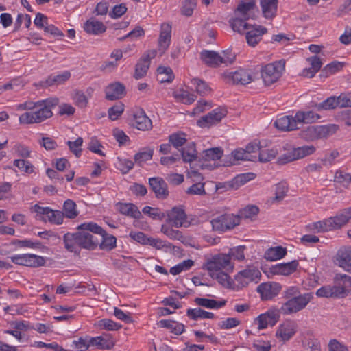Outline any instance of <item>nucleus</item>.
<instances>
[{
    "mask_svg": "<svg viewBox=\"0 0 351 351\" xmlns=\"http://www.w3.org/2000/svg\"><path fill=\"white\" fill-rule=\"evenodd\" d=\"M213 230L224 232L239 224V217L233 214L222 215L211 221Z\"/></svg>",
    "mask_w": 351,
    "mask_h": 351,
    "instance_id": "0eeeda50",
    "label": "nucleus"
},
{
    "mask_svg": "<svg viewBox=\"0 0 351 351\" xmlns=\"http://www.w3.org/2000/svg\"><path fill=\"white\" fill-rule=\"evenodd\" d=\"M308 231L313 233L325 232L332 230L328 218L312 223L306 226Z\"/></svg>",
    "mask_w": 351,
    "mask_h": 351,
    "instance_id": "72a5a7b5",
    "label": "nucleus"
},
{
    "mask_svg": "<svg viewBox=\"0 0 351 351\" xmlns=\"http://www.w3.org/2000/svg\"><path fill=\"white\" fill-rule=\"evenodd\" d=\"M246 21L244 18L237 16L234 19H230L229 23L234 32L243 34L245 30H247L251 27V25L247 23Z\"/></svg>",
    "mask_w": 351,
    "mask_h": 351,
    "instance_id": "4c0bfd02",
    "label": "nucleus"
},
{
    "mask_svg": "<svg viewBox=\"0 0 351 351\" xmlns=\"http://www.w3.org/2000/svg\"><path fill=\"white\" fill-rule=\"evenodd\" d=\"M100 235L99 240V246L100 249L104 250H111L116 247L117 239L115 237L107 234L102 228L101 231L98 232Z\"/></svg>",
    "mask_w": 351,
    "mask_h": 351,
    "instance_id": "393cba45",
    "label": "nucleus"
},
{
    "mask_svg": "<svg viewBox=\"0 0 351 351\" xmlns=\"http://www.w3.org/2000/svg\"><path fill=\"white\" fill-rule=\"evenodd\" d=\"M143 213L145 215H148L154 219L162 220L166 217V214L162 212L159 208H152L148 206L143 208Z\"/></svg>",
    "mask_w": 351,
    "mask_h": 351,
    "instance_id": "6e6d98bb",
    "label": "nucleus"
},
{
    "mask_svg": "<svg viewBox=\"0 0 351 351\" xmlns=\"http://www.w3.org/2000/svg\"><path fill=\"white\" fill-rule=\"evenodd\" d=\"M82 143L83 138L82 137H78L75 141H68L66 142L70 151L77 158H79L82 154L81 147Z\"/></svg>",
    "mask_w": 351,
    "mask_h": 351,
    "instance_id": "5fc2aeb1",
    "label": "nucleus"
},
{
    "mask_svg": "<svg viewBox=\"0 0 351 351\" xmlns=\"http://www.w3.org/2000/svg\"><path fill=\"white\" fill-rule=\"evenodd\" d=\"M171 26L168 23L161 25V32L158 39V51L160 56L164 54L171 43Z\"/></svg>",
    "mask_w": 351,
    "mask_h": 351,
    "instance_id": "2eb2a0df",
    "label": "nucleus"
},
{
    "mask_svg": "<svg viewBox=\"0 0 351 351\" xmlns=\"http://www.w3.org/2000/svg\"><path fill=\"white\" fill-rule=\"evenodd\" d=\"M70 72L66 71L59 75H51L48 77V78L46 80L40 82L39 84H36V86H39L42 88H47L54 84H61L67 81L70 78Z\"/></svg>",
    "mask_w": 351,
    "mask_h": 351,
    "instance_id": "5701e85b",
    "label": "nucleus"
},
{
    "mask_svg": "<svg viewBox=\"0 0 351 351\" xmlns=\"http://www.w3.org/2000/svg\"><path fill=\"white\" fill-rule=\"evenodd\" d=\"M288 191V186L285 183H279L276 185L275 197L274 199L276 202H280L286 196Z\"/></svg>",
    "mask_w": 351,
    "mask_h": 351,
    "instance_id": "0e129e2a",
    "label": "nucleus"
},
{
    "mask_svg": "<svg viewBox=\"0 0 351 351\" xmlns=\"http://www.w3.org/2000/svg\"><path fill=\"white\" fill-rule=\"evenodd\" d=\"M287 254V249L282 246L269 248L264 254V258L270 261H274L283 258Z\"/></svg>",
    "mask_w": 351,
    "mask_h": 351,
    "instance_id": "c756f323",
    "label": "nucleus"
},
{
    "mask_svg": "<svg viewBox=\"0 0 351 351\" xmlns=\"http://www.w3.org/2000/svg\"><path fill=\"white\" fill-rule=\"evenodd\" d=\"M45 264V259L44 257L35 255L33 254H23V266L30 267H38L43 266Z\"/></svg>",
    "mask_w": 351,
    "mask_h": 351,
    "instance_id": "2f4dec72",
    "label": "nucleus"
},
{
    "mask_svg": "<svg viewBox=\"0 0 351 351\" xmlns=\"http://www.w3.org/2000/svg\"><path fill=\"white\" fill-rule=\"evenodd\" d=\"M134 127L139 130L147 131L152 128V122L143 109L136 110L133 115Z\"/></svg>",
    "mask_w": 351,
    "mask_h": 351,
    "instance_id": "ddd939ff",
    "label": "nucleus"
},
{
    "mask_svg": "<svg viewBox=\"0 0 351 351\" xmlns=\"http://www.w3.org/2000/svg\"><path fill=\"white\" fill-rule=\"evenodd\" d=\"M186 315L190 319L193 320L215 318L214 313L206 311L200 308H189L187 310Z\"/></svg>",
    "mask_w": 351,
    "mask_h": 351,
    "instance_id": "f704fd0d",
    "label": "nucleus"
},
{
    "mask_svg": "<svg viewBox=\"0 0 351 351\" xmlns=\"http://www.w3.org/2000/svg\"><path fill=\"white\" fill-rule=\"evenodd\" d=\"M62 213H64V216L65 215L67 218H75L78 215L75 203L71 199L66 200L63 205Z\"/></svg>",
    "mask_w": 351,
    "mask_h": 351,
    "instance_id": "de8ad7c7",
    "label": "nucleus"
},
{
    "mask_svg": "<svg viewBox=\"0 0 351 351\" xmlns=\"http://www.w3.org/2000/svg\"><path fill=\"white\" fill-rule=\"evenodd\" d=\"M205 267L209 271H218L222 269L232 270L233 264L230 261V255L226 254H219L208 258Z\"/></svg>",
    "mask_w": 351,
    "mask_h": 351,
    "instance_id": "423d86ee",
    "label": "nucleus"
},
{
    "mask_svg": "<svg viewBox=\"0 0 351 351\" xmlns=\"http://www.w3.org/2000/svg\"><path fill=\"white\" fill-rule=\"evenodd\" d=\"M300 136L308 141L319 139L318 125H311L301 131Z\"/></svg>",
    "mask_w": 351,
    "mask_h": 351,
    "instance_id": "37998d69",
    "label": "nucleus"
},
{
    "mask_svg": "<svg viewBox=\"0 0 351 351\" xmlns=\"http://www.w3.org/2000/svg\"><path fill=\"white\" fill-rule=\"evenodd\" d=\"M335 281L338 283L346 292V289H351V277L346 274H337L335 276Z\"/></svg>",
    "mask_w": 351,
    "mask_h": 351,
    "instance_id": "13d9d810",
    "label": "nucleus"
},
{
    "mask_svg": "<svg viewBox=\"0 0 351 351\" xmlns=\"http://www.w3.org/2000/svg\"><path fill=\"white\" fill-rule=\"evenodd\" d=\"M223 152V151L221 147H213L203 151L201 157L205 162L215 161L221 158Z\"/></svg>",
    "mask_w": 351,
    "mask_h": 351,
    "instance_id": "c9c22d12",
    "label": "nucleus"
},
{
    "mask_svg": "<svg viewBox=\"0 0 351 351\" xmlns=\"http://www.w3.org/2000/svg\"><path fill=\"white\" fill-rule=\"evenodd\" d=\"M158 80L161 83L171 82L174 79V74L169 66H160L157 69Z\"/></svg>",
    "mask_w": 351,
    "mask_h": 351,
    "instance_id": "58836bf2",
    "label": "nucleus"
},
{
    "mask_svg": "<svg viewBox=\"0 0 351 351\" xmlns=\"http://www.w3.org/2000/svg\"><path fill=\"white\" fill-rule=\"evenodd\" d=\"M336 261L339 267L351 273V247L341 248L337 252Z\"/></svg>",
    "mask_w": 351,
    "mask_h": 351,
    "instance_id": "6ab92c4d",
    "label": "nucleus"
},
{
    "mask_svg": "<svg viewBox=\"0 0 351 351\" xmlns=\"http://www.w3.org/2000/svg\"><path fill=\"white\" fill-rule=\"evenodd\" d=\"M167 216V222L171 226L180 228L183 226L186 221V215L182 208L174 207L166 215Z\"/></svg>",
    "mask_w": 351,
    "mask_h": 351,
    "instance_id": "dca6fc26",
    "label": "nucleus"
},
{
    "mask_svg": "<svg viewBox=\"0 0 351 351\" xmlns=\"http://www.w3.org/2000/svg\"><path fill=\"white\" fill-rule=\"evenodd\" d=\"M319 138H327L334 134L338 130L339 126L335 124L318 125Z\"/></svg>",
    "mask_w": 351,
    "mask_h": 351,
    "instance_id": "3c124183",
    "label": "nucleus"
},
{
    "mask_svg": "<svg viewBox=\"0 0 351 351\" xmlns=\"http://www.w3.org/2000/svg\"><path fill=\"white\" fill-rule=\"evenodd\" d=\"M90 346H96L100 349L110 350L114 346V342L112 339H108L103 337H92L89 340Z\"/></svg>",
    "mask_w": 351,
    "mask_h": 351,
    "instance_id": "a19ab883",
    "label": "nucleus"
},
{
    "mask_svg": "<svg viewBox=\"0 0 351 351\" xmlns=\"http://www.w3.org/2000/svg\"><path fill=\"white\" fill-rule=\"evenodd\" d=\"M90 346L89 341L83 337H80L77 340H74L72 343V346L77 350V351H85Z\"/></svg>",
    "mask_w": 351,
    "mask_h": 351,
    "instance_id": "774afa93",
    "label": "nucleus"
},
{
    "mask_svg": "<svg viewBox=\"0 0 351 351\" xmlns=\"http://www.w3.org/2000/svg\"><path fill=\"white\" fill-rule=\"evenodd\" d=\"M283 297L287 301L279 309L283 315H291L304 309L313 298L311 293L300 294L297 287H288L284 291Z\"/></svg>",
    "mask_w": 351,
    "mask_h": 351,
    "instance_id": "7ed1b4c3",
    "label": "nucleus"
},
{
    "mask_svg": "<svg viewBox=\"0 0 351 351\" xmlns=\"http://www.w3.org/2000/svg\"><path fill=\"white\" fill-rule=\"evenodd\" d=\"M105 93L108 100L119 99L125 95V87L120 82H114L106 87Z\"/></svg>",
    "mask_w": 351,
    "mask_h": 351,
    "instance_id": "a211bd4d",
    "label": "nucleus"
},
{
    "mask_svg": "<svg viewBox=\"0 0 351 351\" xmlns=\"http://www.w3.org/2000/svg\"><path fill=\"white\" fill-rule=\"evenodd\" d=\"M49 222L55 224H61L64 219V213L59 210H50L47 216Z\"/></svg>",
    "mask_w": 351,
    "mask_h": 351,
    "instance_id": "e2e57ef3",
    "label": "nucleus"
},
{
    "mask_svg": "<svg viewBox=\"0 0 351 351\" xmlns=\"http://www.w3.org/2000/svg\"><path fill=\"white\" fill-rule=\"evenodd\" d=\"M161 232L171 239L182 241L184 239V237L180 231L175 230L167 225L162 226Z\"/></svg>",
    "mask_w": 351,
    "mask_h": 351,
    "instance_id": "4d7b16f0",
    "label": "nucleus"
},
{
    "mask_svg": "<svg viewBox=\"0 0 351 351\" xmlns=\"http://www.w3.org/2000/svg\"><path fill=\"white\" fill-rule=\"evenodd\" d=\"M298 121L294 117L290 116H284L278 118L274 123L275 126L282 131H291L298 129Z\"/></svg>",
    "mask_w": 351,
    "mask_h": 351,
    "instance_id": "4be33fe9",
    "label": "nucleus"
},
{
    "mask_svg": "<svg viewBox=\"0 0 351 351\" xmlns=\"http://www.w3.org/2000/svg\"><path fill=\"white\" fill-rule=\"evenodd\" d=\"M243 271L245 272L244 277L249 284L253 281L257 283L261 279V273L254 265H248L245 269H243Z\"/></svg>",
    "mask_w": 351,
    "mask_h": 351,
    "instance_id": "ea45409f",
    "label": "nucleus"
},
{
    "mask_svg": "<svg viewBox=\"0 0 351 351\" xmlns=\"http://www.w3.org/2000/svg\"><path fill=\"white\" fill-rule=\"evenodd\" d=\"M223 56H221L216 51L204 50L201 52L200 56L202 61L209 66L217 67L221 64L224 63L226 64H232L235 57L228 52L223 51Z\"/></svg>",
    "mask_w": 351,
    "mask_h": 351,
    "instance_id": "39448f33",
    "label": "nucleus"
},
{
    "mask_svg": "<svg viewBox=\"0 0 351 351\" xmlns=\"http://www.w3.org/2000/svg\"><path fill=\"white\" fill-rule=\"evenodd\" d=\"M285 69V60H280L266 64L261 70V77L266 86L276 82Z\"/></svg>",
    "mask_w": 351,
    "mask_h": 351,
    "instance_id": "20e7f679",
    "label": "nucleus"
},
{
    "mask_svg": "<svg viewBox=\"0 0 351 351\" xmlns=\"http://www.w3.org/2000/svg\"><path fill=\"white\" fill-rule=\"evenodd\" d=\"M316 295L323 298H343L346 296V291L341 286H323L319 288Z\"/></svg>",
    "mask_w": 351,
    "mask_h": 351,
    "instance_id": "f3484780",
    "label": "nucleus"
},
{
    "mask_svg": "<svg viewBox=\"0 0 351 351\" xmlns=\"http://www.w3.org/2000/svg\"><path fill=\"white\" fill-rule=\"evenodd\" d=\"M191 84L194 86L196 92L200 95H208L211 91V88L208 84L199 78L192 79Z\"/></svg>",
    "mask_w": 351,
    "mask_h": 351,
    "instance_id": "a18cd8bd",
    "label": "nucleus"
},
{
    "mask_svg": "<svg viewBox=\"0 0 351 351\" xmlns=\"http://www.w3.org/2000/svg\"><path fill=\"white\" fill-rule=\"evenodd\" d=\"M154 154V149L150 147L143 148L141 152L134 155V161L138 165L152 159Z\"/></svg>",
    "mask_w": 351,
    "mask_h": 351,
    "instance_id": "49530a36",
    "label": "nucleus"
},
{
    "mask_svg": "<svg viewBox=\"0 0 351 351\" xmlns=\"http://www.w3.org/2000/svg\"><path fill=\"white\" fill-rule=\"evenodd\" d=\"M281 285L274 282L261 283L257 287V291L260 293L263 300H271L276 296L281 290Z\"/></svg>",
    "mask_w": 351,
    "mask_h": 351,
    "instance_id": "9d476101",
    "label": "nucleus"
},
{
    "mask_svg": "<svg viewBox=\"0 0 351 351\" xmlns=\"http://www.w3.org/2000/svg\"><path fill=\"white\" fill-rule=\"evenodd\" d=\"M124 105L121 103L114 105L108 109V117L112 121L117 120L123 112Z\"/></svg>",
    "mask_w": 351,
    "mask_h": 351,
    "instance_id": "bf43d9fd",
    "label": "nucleus"
},
{
    "mask_svg": "<svg viewBox=\"0 0 351 351\" xmlns=\"http://www.w3.org/2000/svg\"><path fill=\"white\" fill-rule=\"evenodd\" d=\"M77 232H68L63 236L65 249L71 252L77 253L80 248L93 250L99 245L101 227L93 222L84 223L77 227Z\"/></svg>",
    "mask_w": 351,
    "mask_h": 351,
    "instance_id": "f257e3e1",
    "label": "nucleus"
},
{
    "mask_svg": "<svg viewBox=\"0 0 351 351\" xmlns=\"http://www.w3.org/2000/svg\"><path fill=\"white\" fill-rule=\"evenodd\" d=\"M245 272L241 270L232 280L230 289L239 291L248 286L249 283L244 277Z\"/></svg>",
    "mask_w": 351,
    "mask_h": 351,
    "instance_id": "79ce46f5",
    "label": "nucleus"
},
{
    "mask_svg": "<svg viewBox=\"0 0 351 351\" xmlns=\"http://www.w3.org/2000/svg\"><path fill=\"white\" fill-rule=\"evenodd\" d=\"M254 0H250L248 2H241L238 5L237 8L235 10V14L237 16L248 20L250 19L249 12L254 9Z\"/></svg>",
    "mask_w": 351,
    "mask_h": 351,
    "instance_id": "473e14b6",
    "label": "nucleus"
},
{
    "mask_svg": "<svg viewBox=\"0 0 351 351\" xmlns=\"http://www.w3.org/2000/svg\"><path fill=\"white\" fill-rule=\"evenodd\" d=\"M194 265L193 261L191 259L185 260L180 263L172 267L170 269V273L172 275H178L183 271L189 270Z\"/></svg>",
    "mask_w": 351,
    "mask_h": 351,
    "instance_id": "603ef678",
    "label": "nucleus"
},
{
    "mask_svg": "<svg viewBox=\"0 0 351 351\" xmlns=\"http://www.w3.org/2000/svg\"><path fill=\"white\" fill-rule=\"evenodd\" d=\"M278 154V151L275 149H260L258 159L261 162H267L275 158Z\"/></svg>",
    "mask_w": 351,
    "mask_h": 351,
    "instance_id": "864d4df0",
    "label": "nucleus"
},
{
    "mask_svg": "<svg viewBox=\"0 0 351 351\" xmlns=\"http://www.w3.org/2000/svg\"><path fill=\"white\" fill-rule=\"evenodd\" d=\"M267 32V28L263 26H251V27L247 29L245 35L247 44L252 47L256 46L262 39L263 35L266 34Z\"/></svg>",
    "mask_w": 351,
    "mask_h": 351,
    "instance_id": "4468645a",
    "label": "nucleus"
},
{
    "mask_svg": "<svg viewBox=\"0 0 351 351\" xmlns=\"http://www.w3.org/2000/svg\"><path fill=\"white\" fill-rule=\"evenodd\" d=\"M297 160L303 158L315 153L316 148L313 145H304L298 147H293Z\"/></svg>",
    "mask_w": 351,
    "mask_h": 351,
    "instance_id": "8fccbe9b",
    "label": "nucleus"
},
{
    "mask_svg": "<svg viewBox=\"0 0 351 351\" xmlns=\"http://www.w3.org/2000/svg\"><path fill=\"white\" fill-rule=\"evenodd\" d=\"M258 212H259V209L256 206L250 205V206H247L245 208L241 210L240 213H239V215H238V216L239 217V219L241 217L245 218V219H248V218H252V217L256 215L258 213Z\"/></svg>",
    "mask_w": 351,
    "mask_h": 351,
    "instance_id": "052dcab7",
    "label": "nucleus"
},
{
    "mask_svg": "<svg viewBox=\"0 0 351 351\" xmlns=\"http://www.w3.org/2000/svg\"><path fill=\"white\" fill-rule=\"evenodd\" d=\"M245 247L244 245L237 246L231 248L228 254L230 255V259L232 258L237 261H243L245 259L244 250Z\"/></svg>",
    "mask_w": 351,
    "mask_h": 351,
    "instance_id": "680f3d73",
    "label": "nucleus"
},
{
    "mask_svg": "<svg viewBox=\"0 0 351 351\" xmlns=\"http://www.w3.org/2000/svg\"><path fill=\"white\" fill-rule=\"evenodd\" d=\"M169 141L177 149L184 145L186 142V134L183 132H176L169 136Z\"/></svg>",
    "mask_w": 351,
    "mask_h": 351,
    "instance_id": "09e8293b",
    "label": "nucleus"
},
{
    "mask_svg": "<svg viewBox=\"0 0 351 351\" xmlns=\"http://www.w3.org/2000/svg\"><path fill=\"white\" fill-rule=\"evenodd\" d=\"M84 30L90 34L98 35L106 32V27L102 22L91 18L84 25Z\"/></svg>",
    "mask_w": 351,
    "mask_h": 351,
    "instance_id": "a878e982",
    "label": "nucleus"
},
{
    "mask_svg": "<svg viewBox=\"0 0 351 351\" xmlns=\"http://www.w3.org/2000/svg\"><path fill=\"white\" fill-rule=\"evenodd\" d=\"M186 193L189 195H206L204 183L199 182L197 183L193 184L186 190Z\"/></svg>",
    "mask_w": 351,
    "mask_h": 351,
    "instance_id": "338daca9",
    "label": "nucleus"
},
{
    "mask_svg": "<svg viewBox=\"0 0 351 351\" xmlns=\"http://www.w3.org/2000/svg\"><path fill=\"white\" fill-rule=\"evenodd\" d=\"M150 64L147 60L141 58L135 66L134 77L136 80L143 77L149 68Z\"/></svg>",
    "mask_w": 351,
    "mask_h": 351,
    "instance_id": "c03bdc74",
    "label": "nucleus"
},
{
    "mask_svg": "<svg viewBox=\"0 0 351 351\" xmlns=\"http://www.w3.org/2000/svg\"><path fill=\"white\" fill-rule=\"evenodd\" d=\"M197 152L194 143H189L181 151L182 158L185 162H191L197 158Z\"/></svg>",
    "mask_w": 351,
    "mask_h": 351,
    "instance_id": "e433bc0d",
    "label": "nucleus"
},
{
    "mask_svg": "<svg viewBox=\"0 0 351 351\" xmlns=\"http://www.w3.org/2000/svg\"><path fill=\"white\" fill-rule=\"evenodd\" d=\"M227 110L223 107H219L206 115L202 117L197 122V125L202 128H209L213 125H215L221 121V120L226 116Z\"/></svg>",
    "mask_w": 351,
    "mask_h": 351,
    "instance_id": "6e6552de",
    "label": "nucleus"
},
{
    "mask_svg": "<svg viewBox=\"0 0 351 351\" xmlns=\"http://www.w3.org/2000/svg\"><path fill=\"white\" fill-rule=\"evenodd\" d=\"M149 184L157 198L164 199L168 197L167 184L162 178H150L149 179Z\"/></svg>",
    "mask_w": 351,
    "mask_h": 351,
    "instance_id": "9b49d317",
    "label": "nucleus"
},
{
    "mask_svg": "<svg viewBox=\"0 0 351 351\" xmlns=\"http://www.w3.org/2000/svg\"><path fill=\"white\" fill-rule=\"evenodd\" d=\"M297 326L294 322H287L280 324L276 332V337L282 342L289 341L296 332Z\"/></svg>",
    "mask_w": 351,
    "mask_h": 351,
    "instance_id": "f8f14e48",
    "label": "nucleus"
},
{
    "mask_svg": "<svg viewBox=\"0 0 351 351\" xmlns=\"http://www.w3.org/2000/svg\"><path fill=\"white\" fill-rule=\"evenodd\" d=\"M56 97H50L36 102L27 101L23 103V123L27 124L38 123L50 118L53 115L52 109L58 104Z\"/></svg>",
    "mask_w": 351,
    "mask_h": 351,
    "instance_id": "f03ea898",
    "label": "nucleus"
},
{
    "mask_svg": "<svg viewBox=\"0 0 351 351\" xmlns=\"http://www.w3.org/2000/svg\"><path fill=\"white\" fill-rule=\"evenodd\" d=\"M297 160L293 148L287 153L282 154L277 160L279 165H285L289 162Z\"/></svg>",
    "mask_w": 351,
    "mask_h": 351,
    "instance_id": "69168bd1",
    "label": "nucleus"
},
{
    "mask_svg": "<svg viewBox=\"0 0 351 351\" xmlns=\"http://www.w3.org/2000/svg\"><path fill=\"white\" fill-rule=\"evenodd\" d=\"M295 118L300 124L302 123H311L319 120L321 116L313 110L299 111L295 114Z\"/></svg>",
    "mask_w": 351,
    "mask_h": 351,
    "instance_id": "7c9ffc66",
    "label": "nucleus"
},
{
    "mask_svg": "<svg viewBox=\"0 0 351 351\" xmlns=\"http://www.w3.org/2000/svg\"><path fill=\"white\" fill-rule=\"evenodd\" d=\"M278 0H261L260 5L263 16L267 19H273L278 10Z\"/></svg>",
    "mask_w": 351,
    "mask_h": 351,
    "instance_id": "412c9836",
    "label": "nucleus"
},
{
    "mask_svg": "<svg viewBox=\"0 0 351 351\" xmlns=\"http://www.w3.org/2000/svg\"><path fill=\"white\" fill-rule=\"evenodd\" d=\"M226 77L232 80L234 84L245 85L250 83L252 80L250 73L245 69H239L235 72H230L226 74Z\"/></svg>",
    "mask_w": 351,
    "mask_h": 351,
    "instance_id": "aec40b11",
    "label": "nucleus"
},
{
    "mask_svg": "<svg viewBox=\"0 0 351 351\" xmlns=\"http://www.w3.org/2000/svg\"><path fill=\"white\" fill-rule=\"evenodd\" d=\"M298 265V261L296 260L287 263H279L272 267V272L275 274L288 276L296 271Z\"/></svg>",
    "mask_w": 351,
    "mask_h": 351,
    "instance_id": "b1692460",
    "label": "nucleus"
},
{
    "mask_svg": "<svg viewBox=\"0 0 351 351\" xmlns=\"http://www.w3.org/2000/svg\"><path fill=\"white\" fill-rule=\"evenodd\" d=\"M280 312L279 310L270 309L265 313L258 316L255 322L258 324V330L266 328L267 326H274L279 320Z\"/></svg>",
    "mask_w": 351,
    "mask_h": 351,
    "instance_id": "1a4fd4ad",
    "label": "nucleus"
},
{
    "mask_svg": "<svg viewBox=\"0 0 351 351\" xmlns=\"http://www.w3.org/2000/svg\"><path fill=\"white\" fill-rule=\"evenodd\" d=\"M328 220L332 230L340 229L349 222L343 209L338 212L335 216L329 217Z\"/></svg>",
    "mask_w": 351,
    "mask_h": 351,
    "instance_id": "c85d7f7f",
    "label": "nucleus"
},
{
    "mask_svg": "<svg viewBox=\"0 0 351 351\" xmlns=\"http://www.w3.org/2000/svg\"><path fill=\"white\" fill-rule=\"evenodd\" d=\"M117 207L119 212L124 215L134 219H139L141 217V213L137 206L132 203H118Z\"/></svg>",
    "mask_w": 351,
    "mask_h": 351,
    "instance_id": "bb28decb",
    "label": "nucleus"
},
{
    "mask_svg": "<svg viewBox=\"0 0 351 351\" xmlns=\"http://www.w3.org/2000/svg\"><path fill=\"white\" fill-rule=\"evenodd\" d=\"M194 302L199 306L210 309H219L224 306L226 304V300L217 301L213 299L203 298H195Z\"/></svg>",
    "mask_w": 351,
    "mask_h": 351,
    "instance_id": "cd10ccee",
    "label": "nucleus"
}]
</instances>
